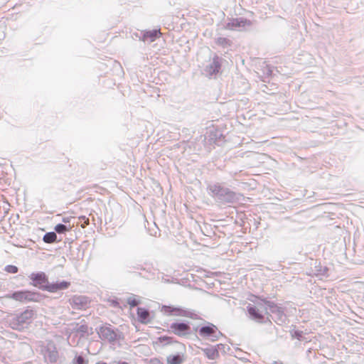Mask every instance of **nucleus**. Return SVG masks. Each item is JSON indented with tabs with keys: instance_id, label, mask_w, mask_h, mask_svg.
<instances>
[{
	"instance_id": "f257e3e1",
	"label": "nucleus",
	"mask_w": 364,
	"mask_h": 364,
	"mask_svg": "<svg viewBox=\"0 0 364 364\" xmlns=\"http://www.w3.org/2000/svg\"><path fill=\"white\" fill-rule=\"evenodd\" d=\"M210 195L222 204L234 203L240 200V195L220 183L210 184L208 186Z\"/></svg>"
},
{
	"instance_id": "f03ea898",
	"label": "nucleus",
	"mask_w": 364,
	"mask_h": 364,
	"mask_svg": "<svg viewBox=\"0 0 364 364\" xmlns=\"http://www.w3.org/2000/svg\"><path fill=\"white\" fill-rule=\"evenodd\" d=\"M33 311L32 310H25L21 314L11 317L8 322L10 327L13 329L21 331L27 327L31 322Z\"/></svg>"
},
{
	"instance_id": "7ed1b4c3",
	"label": "nucleus",
	"mask_w": 364,
	"mask_h": 364,
	"mask_svg": "<svg viewBox=\"0 0 364 364\" xmlns=\"http://www.w3.org/2000/svg\"><path fill=\"white\" fill-rule=\"evenodd\" d=\"M7 297L23 303L39 302L43 299V296L39 292L31 291H17Z\"/></svg>"
},
{
	"instance_id": "20e7f679",
	"label": "nucleus",
	"mask_w": 364,
	"mask_h": 364,
	"mask_svg": "<svg viewBox=\"0 0 364 364\" xmlns=\"http://www.w3.org/2000/svg\"><path fill=\"white\" fill-rule=\"evenodd\" d=\"M97 333L102 340L112 344L122 338V333L118 329L113 328L110 325L100 327Z\"/></svg>"
},
{
	"instance_id": "39448f33",
	"label": "nucleus",
	"mask_w": 364,
	"mask_h": 364,
	"mask_svg": "<svg viewBox=\"0 0 364 364\" xmlns=\"http://www.w3.org/2000/svg\"><path fill=\"white\" fill-rule=\"evenodd\" d=\"M198 333L200 337L208 339L212 342L218 341L223 336L218 327L212 323H208L207 325L199 328Z\"/></svg>"
},
{
	"instance_id": "423d86ee",
	"label": "nucleus",
	"mask_w": 364,
	"mask_h": 364,
	"mask_svg": "<svg viewBox=\"0 0 364 364\" xmlns=\"http://www.w3.org/2000/svg\"><path fill=\"white\" fill-rule=\"evenodd\" d=\"M264 303L266 306L267 310L269 311L272 314V319L274 320L278 324H282L286 322L287 316L284 313V309L273 301L264 300Z\"/></svg>"
},
{
	"instance_id": "0eeeda50",
	"label": "nucleus",
	"mask_w": 364,
	"mask_h": 364,
	"mask_svg": "<svg viewBox=\"0 0 364 364\" xmlns=\"http://www.w3.org/2000/svg\"><path fill=\"white\" fill-rule=\"evenodd\" d=\"M45 361L50 364H60L61 360L55 344L50 341L42 350Z\"/></svg>"
},
{
	"instance_id": "6e6552de",
	"label": "nucleus",
	"mask_w": 364,
	"mask_h": 364,
	"mask_svg": "<svg viewBox=\"0 0 364 364\" xmlns=\"http://www.w3.org/2000/svg\"><path fill=\"white\" fill-rule=\"evenodd\" d=\"M170 331L179 337H185L191 334V326L187 323L174 322L169 326Z\"/></svg>"
},
{
	"instance_id": "1a4fd4ad",
	"label": "nucleus",
	"mask_w": 364,
	"mask_h": 364,
	"mask_svg": "<svg viewBox=\"0 0 364 364\" xmlns=\"http://www.w3.org/2000/svg\"><path fill=\"white\" fill-rule=\"evenodd\" d=\"M90 299L86 296L74 295L69 299V304L73 309L83 310L89 307Z\"/></svg>"
},
{
	"instance_id": "9d476101",
	"label": "nucleus",
	"mask_w": 364,
	"mask_h": 364,
	"mask_svg": "<svg viewBox=\"0 0 364 364\" xmlns=\"http://www.w3.org/2000/svg\"><path fill=\"white\" fill-rule=\"evenodd\" d=\"M252 25V22L245 18L240 17L232 18L225 25V28L229 30H238L240 31L245 26H250Z\"/></svg>"
},
{
	"instance_id": "9b49d317",
	"label": "nucleus",
	"mask_w": 364,
	"mask_h": 364,
	"mask_svg": "<svg viewBox=\"0 0 364 364\" xmlns=\"http://www.w3.org/2000/svg\"><path fill=\"white\" fill-rule=\"evenodd\" d=\"M29 278L33 281L32 284L34 287H38L39 289L44 291V287L49 284V282L47 276L43 272H40L38 273H32Z\"/></svg>"
},
{
	"instance_id": "f8f14e48",
	"label": "nucleus",
	"mask_w": 364,
	"mask_h": 364,
	"mask_svg": "<svg viewBox=\"0 0 364 364\" xmlns=\"http://www.w3.org/2000/svg\"><path fill=\"white\" fill-rule=\"evenodd\" d=\"M222 58L218 55H215L213 58L212 62L208 65L205 68V73L209 77L216 75L220 72L221 68Z\"/></svg>"
},
{
	"instance_id": "ddd939ff",
	"label": "nucleus",
	"mask_w": 364,
	"mask_h": 364,
	"mask_svg": "<svg viewBox=\"0 0 364 364\" xmlns=\"http://www.w3.org/2000/svg\"><path fill=\"white\" fill-rule=\"evenodd\" d=\"M70 282L67 281H57L55 282L49 283L47 286H45L44 291H47L50 293H55L59 291L67 289L70 287Z\"/></svg>"
},
{
	"instance_id": "4468645a",
	"label": "nucleus",
	"mask_w": 364,
	"mask_h": 364,
	"mask_svg": "<svg viewBox=\"0 0 364 364\" xmlns=\"http://www.w3.org/2000/svg\"><path fill=\"white\" fill-rule=\"evenodd\" d=\"M142 36L140 39L144 42L152 43L157 38H160L161 33L160 29H153L149 31H141Z\"/></svg>"
},
{
	"instance_id": "2eb2a0df",
	"label": "nucleus",
	"mask_w": 364,
	"mask_h": 364,
	"mask_svg": "<svg viewBox=\"0 0 364 364\" xmlns=\"http://www.w3.org/2000/svg\"><path fill=\"white\" fill-rule=\"evenodd\" d=\"M174 316L188 317L194 320H198L200 318V316L193 310L181 307H175Z\"/></svg>"
},
{
	"instance_id": "dca6fc26",
	"label": "nucleus",
	"mask_w": 364,
	"mask_h": 364,
	"mask_svg": "<svg viewBox=\"0 0 364 364\" xmlns=\"http://www.w3.org/2000/svg\"><path fill=\"white\" fill-rule=\"evenodd\" d=\"M328 269L321 264V262L317 261L314 262V266L311 268L310 275H315L317 277H328Z\"/></svg>"
},
{
	"instance_id": "f3484780",
	"label": "nucleus",
	"mask_w": 364,
	"mask_h": 364,
	"mask_svg": "<svg viewBox=\"0 0 364 364\" xmlns=\"http://www.w3.org/2000/svg\"><path fill=\"white\" fill-rule=\"evenodd\" d=\"M221 347L223 348L224 345L218 344L216 346H210V347L203 348L202 350L204 353V354L209 359L214 360L218 357V355H219L218 350Z\"/></svg>"
},
{
	"instance_id": "a211bd4d",
	"label": "nucleus",
	"mask_w": 364,
	"mask_h": 364,
	"mask_svg": "<svg viewBox=\"0 0 364 364\" xmlns=\"http://www.w3.org/2000/svg\"><path fill=\"white\" fill-rule=\"evenodd\" d=\"M136 314L138 316V321L140 323L147 324L150 322V314L147 309L138 307Z\"/></svg>"
},
{
	"instance_id": "6ab92c4d",
	"label": "nucleus",
	"mask_w": 364,
	"mask_h": 364,
	"mask_svg": "<svg viewBox=\"0 0 364 364\" xmlns=\"http://www.w3.org/2000/svg\"><path fill=\"white\" fill-rule=\"evenodd\" d=\"M247 311L252 319L258 321L262 320L264 316L258 311L255 306L249 305L247 307Z\"/></svg>"
},
{
	"instance_id": "aec40b11",
	"label": "nucleus",
	"mask_w": 364,
	"mask_h": 364,
	"mask_svg": "<svg viewBox=\"0 0 364 364\" xmlns=\"http://www.w3.org/2000/svg\"><path fill=\"white\" fill-rule=\"evenodd\" d=\"M183 360V356L180 354L170 355L166 358L168 364H181Z\"/></svg>"
},
{
	"instance_id": "412c9836",
	"label": "nucleus",
	"mask_w": 364,
	"mask_h": 364,
	"mask_svg": "<svg viewBox=\"0 0 364 364\" xmlns=\"http://www.w3.org/2000/svg\"><path fill=\"white\" fill-rule=\"evenodd\" d=\"M43 240L46 243H53L57 240V235L55 232H49L44 235Z\"/></svg>"
},
{
	"instance_id": "4be33fe9",
	"label": "nucleus",
	"mask_w": 364,
	"mask_h": 364,
	"mask_svg": "<svg viewBox=\"0 0 364 364\" xmlns=\"http://www.w3.org/2000/svg\"><path fill=\"white\" fill-rule=\"evenodd\" d=\"M215 41L217 45L223 48H227L231 46V41L227 38L218 37Z\"/></svg>"
},
{
	"instance_id": "5701e85b",
	"label": "nucleus",
	"mask_w": 364,
	"mask_h": 364,
	"mask_svg": "<svg viewBox=\"0 0 364 364\" xmlns=\"http://www.w3.org/2000/svg\"><path fill=\"white\" fill-rule=\"evenodd\" d=\"M290 333L293 338H296L300 341H304V333L302 331L294 329L290 331Z\"/></svg>"
},
{
	"instance_id": "b1692460",
	"label": "nucleus",
	"mask_w": 364,
	"mask_h": 364,
	"mask_svg": "<svg viewBox=\"0 0 364 364\" xmlns=\"http://www.w3.org/2000/svg\"><path fill=\"white\" fill-rule=\"evenodd\" d=\"M70 228H68L65 225L59 223L55 226V232L58 234H63L65 233L66 231H68Z\"/></svg>"
},
{
	"instance_id": "393cba45",
	"label": "nucleus",
	"mask_w": 364,
	"mask_h": 364,
	"mask_svg": "<svg viewBox=\"0 0 364 364\" xmlns=\"http://www.w3.org/2000/svg\"><path fill=\"white\" fill-rule=\"evenodd\" d=\"M174 310H175V307L171 306L164 305L162 306V311L165 314H167L168 315H173V316H174Z\"/></svg>"
},
{
	"instance_id": "a878e982",
	"label": "nucleus",
	"mask_w": 364,
	"mask_h": 364,
	"mask_svg": "<svg viewBox=\"0 0 364 364\" xmlns=\"http://www.w3.org/2000/svg\"><path fill=\"white\" fill-rule=\"evenodd\" d=\"M4 269L6 272H7L9 273H11V274L17 273L18 270V269L16 266L11 265V264L6 265L4 268Z\"/></svg>"
},
{
	"instance_id": "bb28decb",
	"label": "nucleus",
	"mask_w": 364,
	"mask_h": 364,
	"mask_svg": "<svg viewBox=\"0 0 364 364\" xmlns=\"http://www.w3.org/2000/svg\"><path fill=\"white\" fill-rule=\"evenodd\" d=\"M77 332L80 333L82 336H83L85 334L87 333L88 332V326L86 324H82L77 328Z\"/></svg>"
},
{
	"instance_id": "cd10ccee",
	"label": "nucleus",
	"mask_w": 364,
	"mask_h": 364,
	"mask_svg": "<svg viewBox=\"0 0 364 364\" xmlns=\"http://www.w3.org/2000/svg\"><path fill=\"white\" fill-rule=\"evenodd\" d=\"M127 303L131 307L136 306L139 304V301L133 297L127 299Z\"/></svg>"
},
{
	"instance_id": "c85d7f7f",
	"label": "nucleus",
	"mask_w": 364,
	"mask_h": 364,
	"mask_svg": "<svg viewBox=\"0 0 364 364\" xmlns=\"http://www.w3.org/2000/svg\"><path fill=\"white\" fill-rule=\"evenodd\" d=\"M74 364H87V362L85 360V358L82 355H77L75 357L74 361Z\"/></svg>"
},
{
	"instance_id": "c756f323",
	"label": "nucleus",
	"mask_w": 364,
	"mask_h": 364,
	"mask_svg": "<svg viewBox=\"0 0 364 364\" xmlns=\"http://www.w3.org/2000/svg\"><path fill=\"white\" fill-rule=\"evenodd\" d=\"M161 342H166V344L171 343L173 338L168 336H161L159 338Z\"/></svg>"
},
{
	"instance_id": "7c9ffc66",
	"label": "nucleus",
	"mask_w": 364,
	"mask_h": 364,
	"mask_svg": "<svg viewBox=\"0 0 364 364\" xmlns=\"http://www.w3.org/2000/svg\"><path fill=\"white\" fill-rule=\"evenodd\" d=\"M127 272H134L135 269H139V268L138 267H130L129 265L126 266Z\"/></svg>"
},
{
	"instance_id": "2f4dec72",
	"label": "nucleus",
	"mask_w": 364,
	"mask_h": 364,
	"mask_svg": "<svg viewBox=\"0 0 364 364\" xmlns=\"http://www.w3.org/2000/svg\"><path fill=\"white\" fill-rule=\"evenodd\" d=\"M62 221H63V223H69V222H70V218H68V217H66V218H63V220H62Z\"/></svg>"
},
{
	"instance_id": "473e14b6",
	"label": "nucleus",
	"mask_w": 364,
	"mask_h": 364,
	"mask_svg": "<svg viewBox=\"0 0 364 364\" xmlns=\"http://www.w3.org/2000/svg\"><path fill=\"white\" fill-rule=\"evenodd\" d=\"M213 132H210V136H212V135H213ZM218 134H219V132H218V131H215V133H214V134H213V136H214V137H215V138H216V137L218 136Z\"/></svg>"
},
{
	"instance_id": "72a5a7b5",
	"label": "nucleus",
	"mask_w": 364,
	"mask_h": 364,
	"mask_svg": "<svg viewBox=\"0 0 364 364\" xmlns=\"http://www.w3.org/2000/svg\"><path fill=\"white\" fill-rule=\"evenodd\" d=\"M112 304H113L114 306H117L119 304V303L117 301H113Z\"/></svg>"
},
{
	"instance_id": "f704fd0d",
	"label": "nucleus",
	"mask_w": 364,
	"mask_h": 364,
	"mask_svg": "<svg viewBox=\"0 0 364 364\" xmlns=\"http://www.w3.org/2000/svg\"><path fill=\"white\" fill-rule=\"evenodd\" d=\"M272 364H283V363L277 362V361H274Z\"/></svg>"
},
{
	"instance_id": "c9c22d12",
	"label": "nucleus",
	"mask_w": 364,
	"mask_h": 364,
	"mask_svg": "<svg viewBox=\"0 0 364 364\" xmlns=\"http://www.w3.org/2000/svg\"><path fill=\"white\" fill-rule=\"evenodd\" d=\"M118 364H128V363L126 362H119Z\"/></svg>"
},
{
	"instance_id": "e433bc0d",
	"label": "nucleus",
	"mask_w": 364,
	"mask_h": 364,
	"mask_svg": "<svg viewBox=\"0 0 364 364\" xmlns=\"http://www.w3.org/2000/svg\"><path fill=\"white\" fill-rule=\"evenodd\" d=\"M96 364H107L106 363H97Z\"/></svg>"
}]
</instances>
